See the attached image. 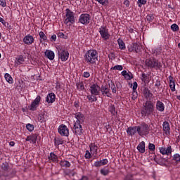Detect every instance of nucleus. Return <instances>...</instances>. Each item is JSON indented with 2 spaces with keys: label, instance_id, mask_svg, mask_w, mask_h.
<instances>
[{
  "label": "nucleus",
  "instance_id": "nucleus-36",
  "mask_svg": "<svg viewBox=\"0 0 180 180\" xmlns=\"http://www.w3.org/2000/svg\"><path fill=\"white\" fill-rule=\"evenodd\" d=\"M15 63L17 65H20L25 63V58H23V56L20 55L16 58Z\"/></svg>",
  "mask_w": 180,
  "mask_h": 180
},
{
  "label": "nucleus",
  "instance_id": "nucleus-58",
  "mask_svg": "<svg viewBox=\"0 0 180 180\" xmlns=\"http://www.w3.org/2000/svg\"><path fill=\"white\" fill-rule=\"evenodd\" d=\"M155 86H157V88H160V86H161V80L157 79L155 84Z\"/></svg>",
  "mask_w": 180,
  "mask_h": 180
},
{
  "label": "nucleus",
  "instance_id": "nucleus-10",
  "mask_svg": "<svg viewBox=\"0 0 180 180\" xmlns=\"http://www.w3.org/2000/svg\"><path fill=\"white\" fill-rule=\"evenodd\" d=\"M100 90L103 96L112 98V93H110V89L108 86V84L102 85Z\"/></svg>",
  "mask_w": 180,
  "mask_h": 180
},
{
  "label": "nucleus",
  "instance_id": "nucleus-45",
  "mask_svg": "<svg viewBox=\"0 0 180 180\" xmlns=\"http://www.w3.org/2000/svg\"><path fill=\"white\" fill-rule=\"evenodd\" d=\"M1 169H3V171H8V169H9V164L6 162H4L1 164Z\"/></svg>",
  "mask_w": 180,
  "mask_h": 180
},
{
  "label": "nucleus",
  "instance_id": "nucleus-7",
  "mask_svg": "<svg viewBox=\"0 0 180 180\" xmlns=\"http://www.w3.org/2000/svg\"><path fill=\"white\" fill-rule=\"evenodd\" d=\"M91 22V15L89 13H82L79 16L78 23L86 26Z\"/></svg>",
  "mask_w": 180,
  "mask_h": 180
},
{
  "label": "nucleus",
  "instance_id": "nucleus-16",
  "mask_svg": "<svg viewBox=\"0 0 180 180\" xmlns=\"http://www.w3.org/2000/svg\"><path fill=\"white\" fill-rule=\"evenodd\" d=\"M109 163V160L108 159H103L101 160H97L94 162V165L96 168H99V167H103L104 165H107Z\"/></svg>",
  "mask_w": 180,
  "mask_h": 180
},
{
  "label": "nucleus",
  "instance_id": "nucleus-14",
  "mask_svg": "<svg viewBox=\"0 0 180 180\" xmlns=\"http://www.w3.org/2000/svg\"><path fill=\"white\" fill-rule=\"evenodd\" d=\"M159 150L160 154H162V155H169V154H172V148L171 146H168L167 148L160 147Z\"/></svg>",
  "mask_w": 180,
  "mask_h": 180
},
{
  "label": "nucleus",
  "instance_id": "nucleus-31",
  "mask_svg": "<svg viewBox=\"0 0 180 180\" xmlns=\"http://www.w3.org/2000/svg\"><path fill=\"white\" fill-rule=\"evenodd\" d=\"M169 88L172 92H175V81L174 80V77L172 76H169Z\"/></svg>",
  "mask_w": 180,
  "mask_h": 180
},
{
  "label": "nucleus",
  "instance_id": "nucleus-15",
  "mask_svg": "<svg viewBox=\"0 0 180 180\" xmlns=\"http://www.w3.org/2000/svg\"><path fill=\"white\" fill-rule=\"evenodd\" d=\"M23 43L27 46H30V44H33V43H34V38L33 36L28 34L23 38Z\"/></svg>",
  "mask_w": 180,
  "mask_h": 180
},
{
  "label": "nucleus",
  "instance_id": "nucleus-26",
  "mask_svg": "<svg viewBox=\"0 0 180 180\" xmlns=\"http://www.w3.org/2000/svg\"><path fill=\"white\" fill-rule=\"evenodd\" d=\"M137 150L141 153V154H144L146 153V142L141 141L137 146Z\"/></svg>",
  "mask_w": 180,
  "mask_h": 180
},
{
  "label": "nucleus",
  "instance_id": "nucleus-43",
  "mask_svg": "<svg viewBox=\"0 0 180 180\" xmlns=\"http://www.w3.org/2000/svg\"><path fill=\"white\" fill-rule=\"evenodd\" d=\"M39 37H40V41H47V36H46V34L43 31L39 32Z\"/></svg>",
  "mask_w": 180,
  "mask_h": 180
},
{
  "label": "nucleus",
  "instance_id": "nucleus-19",
  "mask_svg": "<svg viewBox=\"0 0 180 180\" xmlns=\"http://www.w3.org/2000/svg\"><path fill=\"white\" fill-rule=\"evenodd\" d=\"M75 119H77L76 122H75V123H83L84 120V114H82V112H76L75 114Z\"/></svg>",
  "mask_w": 180,
  "mask_h": 180
},
{
  "label": "nucleus",
  "instance_id": "nucleus-21",
  "mask_svg": "<svg viewBox=\"0 0 180 180\" xmlns=\"http://www.w3.org/2000/svg\"><path fill=\"white\" fill-rule=\"evenodd\" d=\"M122 77L125 78L127 81H130V79H133V73L131 72H128L127 70H123L121 72Z\"/></svg>",
  "mask_w": 180,
  "mask_h": 180
},
{
  "label": "nucleus",
  "instance_id": "nucleus-50",
  "mask_svg": "<svg viewBox=\"0 0 180 180\" xmlns=\"http://www.w3.org/2000/svg\"><path fill=\"white\" fill-rule=\"evenodd\" d=\"M26 128H27V130H28V131H33L34 130V125L32 124H27L26 125Z\"/></svg>",
  "mask_w": 180,
  "mask_h": 180
},
{
  "label": "nucleus",
  "instance_id": "nucleus-33",
  "mask_svg": "<svg viewBox=\"0 0 180 180\" xmlns=\"http://www.w3.org/2000/svg\"><path fill=\"white\" fill-rule=\"evenodd\" d=\"M60 167H63L65 168H70V167H71V163H70V162H68V160H62L60 162Z\"/></svg>",
  "mask_w": 180,
  "mask_h": 180
},
{
  "label": "nucleus",
  "instance_id": "nucleus-1",
  "mask_svg": "<svg viewBox=\"0 0 180 180\" xmlns=\"http://www.w3.org/2000/svg\"><path fill=\"white\" fill-rule=\"evenodd\" d=\"M84 61L87 64H96L98 61V52L96 50H89L84 55Z\"/></svg>",
  "mask_w": 180,
  "mask_h": 180
},
{
  "label": "nucleus",
  "instance_id": "nucleus-4",
  "mask_svg": "<svg viewBox=\"0 0 180 180\" xmlns=\"http://www.w3.org/2000/svg\"><path fill=\"white\" fill-rule=\"evenodd\" d=\"M75 13L72 12L70 8L65 9V18L64 23L66 26H71V25H74L75 23Z\"/></svg>",
  "mask_w": 180,
  "mask_h": 180
},
{
  "label": "nucleus",
  "instance_id": "nucleus-24",
  "mask_svg": "<svg viewBox=\"0 0 180 180\" xmlns=\"http://www.w3.org/2000/svg\"><path fill=\"white\" fill-rule=\"evenodd\" d=\"M143 96L147 99V101H151V98H153V93H151L148 88H146L143 90Z\"/></svg>",
  "mask_w": 180,
  "mask_h": 180
},
{
  "label": "nucleus",
  "instance_id": "nucleus-60",
  "mask_svg": "<svg viewBox=\"0 0 180 180\" xmlns=\"http://www.w3.org/2000/svg\"><path fill=\"white\" fill-rule=\"evenodd\" d=\"M51 41H56L57 40V35L53 34L50 39Z\"/></svg>",
  "mask_w": 180,
  "mask_h": 180
},
{
  "label": "nucleus",
  "instance_id": "nucleus-17",
  "mask_svg": "<svg viewBox=\"0 0 180 180\" xmlns=\"http://www.w3.org/2000/svg\"><path fill=\"white\" fill-rule=\"evenodd\" d=\"M89 147L90 148V152L93 155H96L98 154V149L99 148L98 145L95 144V143H91L89 145Z\"/></svg>",
  "mask_w": 180,
  "mask_h": 180
},
{
  "label": "nucleus",
  "instance_id": "nucleus-20",
  "mask_svg": "<svg viewBox=\"0 0 180 180\" xmlns=\"http://www.w3.org/2000/svg\"><path fill=\"white\" fill-rule=\"evenodd\" d=\"M46 102L47 103H54V102H56V94L53 92L48 94Z\"/></svg>",
  "mask_w": 180,
  "mask_h": 180
},
{
  "label": "nucleus",
  "instance_id": "nucleus-62",
  "mask_svg": "<svg viewBox=\"0 0 180 180\" xmlns=\"http://www.w3.org/2000/svg\"><path fill=\"white\" fill-rule=\"evenodd\" d=\"M137 86H138L137 82H134L133 84V88H132L133 91H136V89H137Z\"/></svg>",
  "mask_w": 180,
  "mask_h": 180
},
{
  "label": "nucleus",
  "instance_id": "nucleus-3",
  "mask_svg": "<svg viewBox=\"0 0 180 180\" xmlns=\"http://www.w3.org/2000/svg\"><path fill=\"white\" fill-rule=\"evenodd\" d=\"M145 64L148 68H154L155 70H161L162 65L158 59L155 58H150L146 60Z\"/></svg>",
  "mask_w": 180,
  "mask_h": 180
},
{
  "label": "nucleus",
  "instance_id": "nucleus-23",
  "mask_svg": "<svg viewBox=\"0 0 180 180\" xmlns=\"http://www.w3.org/2000/svg\"><path fill=\"white\" fill-rule=\"evenodd\" d=\"M156 109L158 112H164L165 110V105L161 101L158 100L156 102Z\"/></svg>",
  "mask_w": 180,
  "mask_h": 180
},
{
  "label": "nucleus",
  "instance_id": "nucleus-54",
  "mask_svg": "<svg viewBox=\"0 0 180 180\" xmlns=\"http://www.w3.org/2000/svg\"><path fill=\"white\" fill-rule=\"evenodd\" d=\"M84 157L86 160H89V158H91V153L89 152V150H86Z\"/></svg>",
  "mask_w": 180,
  "mask_h": 180
},
{
  "label": "nucleus",
  "instance_id": "nucleus-27",
  "mask_svg": "<svg viewBox=\"0 0 180 180\" xmlns=\"http://www.w3.org/2000/svg\"><path fill=\"white\" fill-rule=\"evenodd\" d=\"M48 160L52 162H58V156H57L54 152H51L48 156Z\"/></svg>",
  "mask_w": 180,
  "mask_h": 180
},
{
  "label": "nucleus",
  "instance_id": "nucleus-30",
  "mask_svg": "<svg viewBox=\"0 0 180 180\" xmlns=\"http://www.w3.org/2000/svg\"><path fill=\"white\" fill-rule=\"evenodd\" d=\"M162 127L163 131L165 132V134H170L169 130H171V128L168 122L165 121L162 124Z\"/></svg>",
  "mask_w": 180,
  "mask_h": 180
},
{
  "label": "nucleus",
  "instance_id": "nucleus-47",
  "mask_svg": "<svg viewBox=\"0 0 180 180\" xmlns=\"http://www.w3.org/2000/svg\"><path fill=\"white\" fill-rule=\"evenodd\" d=\"M171 30H172V32H178V30H179V26H178V25L176 24H172L171 25Z\"/></svg>",
  "mask_w": 180,
  "mask_h": 180
},
{
  "label": "nucleus",
  "instance_id": "nucleus-13",
  "mask_svg": "<svg viewBox=\"0 0 180 180\" xmlns=\"http://www.w3.org/2000/svg\"><path fill=\"white\" fill-rule=\"evenodd\" d=\"M89 91L92 95L98 96L101 94V87H99V86L97 84H93L90 86Z\"/></svg>",
  "mask_w": 180,
  "mask_h": 180
},
{
  "label": "nucleus",
  "instance_id": "nucleus-32",
  "mask_svg": "<svg viewBox=\"0 0 180 180\" xmlns=\"http://www.w3.org/2000/svg\"><path fill=\"white\" fill-rule=\"evenodd\" d=\"M45 56L49 58V60H54L55 54L53 51H45Z\"/></svg>",
  "mask_w": 180,
  "mask_h": 180
},
{
  "label": "nucleus",
  "instance_id": "nucleus-6",
  "mask_svg": "<svg viewBox=\"0 0 180 180\" xmlns=\"http://www.w3.org/2000/svg\"><path fill=\"white\" fill-rule=\"evenodd\" d=\"M98 32L103 40H109L110 34H109V29L105 25H101L98 29Z\"/></svg>",
  "mask_w": 180,
  "mask_h": 180
},
{
  "label": "nucleus",
  "instance_id": "nucleus-42",
  "mask_svg": "<svg viewBox=\"0 0 180 180\" xmlns=\"http://www.w3.org/2000/svg\"><path fill=\"white\" fill-rule=\"evenodd\" d=\"M108 88L111 89L112 94H116V86L113 82H108Z\"/></svg>",
  "mask_w": 180,
  "mask_h": 180
},
{
  "label": "nucleus",
  "instance_id": "nucleus-59",
  "mask_svg": "<svg viewBox=\"0 0 180 180\" xmlns=\"http://www.w3.org/2000/svg\"><path fill=\"white\" fill-rule=\"evenodd\" d=\"M83 77L84 78H89V77H91V74L89 72H84L83 73Z\"/></svg>",
  "mask_w": 180,
  "mask_h": 180
},
{
  "label": "nucleus",
  "instance_id": "nucleus-28",
  "mask_svg": "<svg viewBox=\"0 0 180 180\" xmlns=\"http://www.w3.org/2000/svg\"><path fill=\"white\" fill-rule=\"evenodd\" d=\"M108 109V112H110L112 117L117 115V112L116 111V107L115 106V105L110 104Z\"/></svg>",
  "mask_w": 180,
  "mask_h": 180
},
{
  "label": "nucleus",
  "instance_id": "nucleus-37",
  "mask_svg": "<svg viewBox=\"0 0 180 180\" xmlns=\"http://www.w3.org/2000/svg\"><path fill=\"white\" fill-rule=\"evenodd\" d=\"M4 78L8 84H13V78H12V76H11V75H9V73H6L4 75Z\"/></svg>",
  "mask_w": 180,
  "mask_h": 180
},
{
  "label": "nucleus",
  "instance_id": "nucleus-38",
  "mask_svg": "<svg viewBox=\"0 0 180 180\" xmlns=\"http://www.w3.org/2000/svg\"><path fill=\"white\" fill-rule=\"evenodd\" d=\"M161 51H162V49H161V47L155 48L152 49V54L154 56H160V54H161Z\"/></svg>",
  "mask_w": 180,
  "mask_h": 180
},
{
  "label": "nucleus",
  "instance_id": "nucleus-56",
  "mask_svg": "<svg viewBox=\"0 0 180 180\" xmlns=\"http://www.w3.org/2000/svg\"><path fill=\"white\" fill-rule=\"evenodd\" d=\"M124 180H134V179H133V175L132 174H128L125 176Z\"/></svg>",
  "mask_w": 180,
  "mask_h": 180
},
{
  "label": "nucleus",
  "instance_id": "nucleus-52",
  "mask_svg": "<svg viewBox=\"0 0 180 180\" xmlns=\"http://www.w3.org/2000/svg\"><path fill=\"white\" fill-rule=\"evenodd\" d=\"M138 96H139V94H137V91H136V90H133V92L131 94V98L133 99V101H136Z\"/></svg>",
  "mask_w": 180,
  "mask_h": 180
},
{
  "label": "nucleus",
  "instance_id": "nucleus-49",
  "mask_svg": "<svg viewBox=\"0 0 180 180\" xmlns=\"http://www.w3.org/2000/svg\"><path fill=\"white\" fill-rule=\"evenodd\" d=\"M173 160L176 161V162H180V155L179 153H176L173 155Z\"/></svg>",
  "mask_w": 180,
  "mask_h": 180
},
{
  "label": "nucleus",
  "instance_id": "nucleus-44",
  "mask_svg": "<svg viewBox=\"0 0 180 180\" xmlns=\"http://www.w3.org/2000/svg\"><path fill=\"white\" fill-rule=\"evenodd\" d=\"M154 14H148L146 17V19L147 20V22H148V23H151L153 22V20H154Z\"/></svg>",
  "mask_w": 180,
  "mask_h": 180
},
{
  "label": "nucleus",
  "instance_id": "nucleus-55",
  "mask_svg": "<svg viewBox=\"0 0 180 180\" xmlns=\"http://www.w3.org/2000/svg\"><path fill=\"white\" fill-rule=\"evenodd\" d=\"M98 4H101V5L105 6L106 4H109V0H99Z\"/></svg>",
  "mask_w": 180,
  "mask_h": 180
},
{
  "label": "nucleus",
  "instance_id": "nucleus-25",
  "mask_svg": "<svg viewBox=\"0 0 180 180\" xmlns=\"http://www.w3.org/2000/svg\"><path fill=\"white\" fill-rule=\"evenodd\" d=\"M26 141H30V143H32V144H36V141H37V134H32V135L28 136L26 139Z\"/></svg>",
  "mask_w": 180,
  "mask_h": 180
},
{
  "label": "nucleus",
  "instance_id": "nucleus-63",
  "mask_svg": "<svg viewBox=\"0 0 180 180\" xmlns=\"http://www.w3.org/2000/svg\"><path fill=\"white\" fill-rule=\"evenodd\" d=\"M141 77H142V81H146V79H147V75H146V73H143L141 75Z\"/></svg>",
  "mask_w": 180,
  "mask_h": 180
},
{
  "label": "nucleus",
  "instance_id": "nucleus-61",
  "mask_svg": "<svg viewBox=\"0 0 180 180\" xmlns=\"http://www.w3.org/2000/svg\"><path fill=\"white\" fill-rule=\"evenodd\" d=\"M124 5H125L127 8H129V6H130V1L129 0H124Z\"/></svg>",
  "mask_w": 180,
  "mask_h": 180
},
{
  "label": "nucleus",
  "instance_id": "nucleus-64",
  "mask_svg": "<svg viewBox=\"0 0 180 180\" xmlns=\"http://www.w3.org/2000/svg\"><path fill=\"white\" fill-rule=\"evenodd\" d=\"M79 180H89V178L86 176H82Z\"/></svg>",
  "mask_w": 180,
  "mask_h": 180
},
{
  "label": "nucleus",
  "instance_id": "nucleus-5",
  "mask_svg": "<svg viewBox=\"0 0 180 180\" xmlns=\"http://www.w3.org/2000/svg\"><path fill=\"white\" fill-rule=\"evenodd\" d=\"M136 127L139 136H147L150 133V127L146 122H143Z\"/></svg>",
  "mask_w": 180,
  "mask_h": 180
},
{
  "label": "nucleus",
  "instance_id": "nucleus-8",
  "mask_svg": "<svg viewBox=\"0 0 180 180\" xmlns=\"http://www.w3.org/2000/svg\"><path fill=\"white\" fill-rule=\"evenodd\" d=\"M58 131L60 136H63L64 137H68L70 136V130L65 124H60L58 128Z\"/></svg>",
  "mask_w": 180,
  "mask_h": 180
},
{
  "label": "nucleus",
  "instance_id": "nucleus-46",
  "mask_svg": "<svg viewBox=\"0 0 180 180\" xmlns=\"http://www.w3.org/2000/svg\"><path fill=\"white\" fill-rule=\"evenodd\" d=\"M111 70L122 71L123 70V66L122 65H115L114 67H112Z\"/></svg>",
  "mask_w": 180,
  "mask_h": 180
},
{
  "label": "nucleus",
  "instance_id": "nucleus-39",
  "mask_svg": "<svg viewBox=\"0 0 180 180\" xmlns=\"http://www.w3.org/2000/svg\"><path fill=\"white\" fill-rule=\"evenodd\" d=\"M110 173V171L109 170V169H106V168H102L100 170V174L101 175H103V176H108V175H109V174Z\"/></svg>",
  "mask_w": 180,
  "mask_h": 180
},
{
  "label": "nucleus",
  "instance_id": "nucleus-48",
  "mask_svg": "<svg viewBox=\"0 0 180 180\" xmlns=\"http://www.w3.org/2000/svg\"><path fill=\"white\" fill-rule=\"evenodd\" d=\"M137 4L139 8H141L143 5H146V4H147V0H138Z\"/></svg>",
  "mask_w": 180,
  "mask_h": 180
},
{
  "label": "nucleus",
  "instance_id": "nucleus-29",
  "mask_svg": "<svg viewBox=\"0 0 180 180\" xmlns=\"http://www.w3.org/2000/svg\"><path fill=\"white\" fill-rule=\"evenodd\" d=\"M133 47L135 53H140L143 49V45L140 42H135L133 44Z\"/></svg>",
  "mask_w": 180,
  "mask_h": 180
},
{
  "label": "nucleus",
  "instance_id": "nucleus-22",
  "mask_svg": "<svg viewBox=\"0 0 180 180\" xmlns=\"http://www.w3.org/2000/svg\"><path fill=\"white\" fill-rule=\"evenodd\" d=\"M49 116L44 113H40L38 115V122L40 123H46L49 120Z\"/></svg>",
  "mask_w": 180,
  "mask_h": 180
},
{
  "label": "nucleus",
  "instance_id": "nucleus-41",
  "mask_svg": "<svg viewBox=\"0 0 180 180\" xmlns=\"http://www.w3.org/2000/svg\"><path fill=\"white\" fill-rule=\"evenodd\" d=\"M64 141H63L60 138H55L54 139V144L56 147H58L60 144H63Z\"/></svg>",
  "mask_w": 180,
  "mask_h": 180
},
{
  "label": "nucleus",
  "instance_id": "nucleus-40",
  "mask_svg": "<svg viewBox=\"0 0 180 180\" xmlns=\"http://www.w3.org/2000/svg\"><path fill=\"white\" fill-rule=\"evenodd\" d=\"M76 86L78 91H85V86H84V82H79L76 84Z\"/></svg>",
  "mask_w": 180,
  "mask_h": 180
},
{
  "label": "nucleus",
  "instance_id": "nucleus-35",
  "mask_svg": "<svg viewBox=\"0 0 180 180\" xmlns=\"http://www.w3.org/2000/svg\"><path fill=\"white\" fill-rule=\"evenodd\" d=\"M117 43L119 45V49L120 50H125L126 49V44H124V41H123V39L119 38L117 39Z\"/></svg>",
  "mask_w": 180,
  "mask_h": 180
},
{
  "label": "nucleus",
  "instance_id": "nucleus-57",
  "mask_svg": "<svg viewBox=\"0 0 180 180\" xmlns=\"http://www.w3.org/2000/svg\"><path fill=\"white\" fill-rule=\"evenodd\" d=\"M0 6H2V8H5V6H6V1L5 0H0Z\"/></svg>",
  "mask_w": 180,
  "mask_h": 180
},
{
  "label": "nucleus",
  "instance_id": "nucleus-53",
  "mask_svg": "<svg viewBox=\"0 0 180 180\" xmlns=\"http://www.w3.org/2000/svg\"><path fill=\"white\" fill-rule=\"evenodd\" d=\"M58 37H60V39H68V37L63 32L58 33Z\"/></svg>",
  "mask_w": 180,
  "mask_h": 180
},
{
  "label": "nucleus",
  "instance_id": "nucleus-34",
  "mask_svg": "<svg viewBox=\"0 0 180 180\" xmlns=\"http://www.w3.org/2000/svg\"><path fill=\"white\" fill-rule=\"evenodd\" d=\"M97 95L91 94L90 95L87 96V99L89 102L92 103L93 102H96L98 101V98L96 97Z\"/></svg>",
  "mask_w": 180,
  "mask_h": 180
},
{
  "label": "nucleus",
  "instance_id": "nucleus-12",
  "mask_svg": "<svg viewBox=\"0 0 180 180\" xmlns=\"http://www.w3.org/2000/svg\"><path fill=\"white\" fill-rule=\"evenodd\" d=\"M58 56L61 61H67V60H68V58L70 57V53L68 52V51L60 49L58 50Z\"/></svg>",
  "mask_w": 180,
  "mask_h": 180
},
{
  "label": "nucleus",
  "instance_id": "nucleus-9",
  "mask_svg": "<svg viewBox=\"0 0 180 180\" xmlns=\"http://www.w3.org/2000/svg\"><path fill=\"white\" fill-rule=\"evenodd\" d=\"M84 131L82 129V125L79 122H75L73 127V133H75L77 136H81Z\"/></svg>",
  "mask_w": 180,
  "mask_h": 180
},
{
  "label": "nucleus",
  "instance_id": "nucleus-11",
  "mask_svg": "<svg viewBox=\"0 0 180 180\" xmlns=\"http://www.w3.org/2000/svg\"><path fill=\"white\" fill-rule=\"evenodd\" d=\"M40 101H41V97L40 96H37L36 98L32 102L30 107V110H36L39 105H40Z\"/></svg>",
  "mask_w": 180,
  "mask_h": 180
},
{
  "label": "nucleus",
  "instance_id": "nucleus-51",
  "mask_svg": "<svg viewBox=\"0 0 180 180\" xmlns=\"http://www.w3.org/2000/svg\"><path fill=\"white\" fill-rule=\"evenodd\" d=\"M148 148V150H150V151H155V145H154L153 143H149Z\"/></svg>",
  "mask_w": 180,
  "mask_h": 180
},
{
  "label": "nucleus",
  "instance_id": "nucleus-18",
  "mask_svg": "<svg viewBox=\"0 0 180 180\" xmlns=\"http://www.w3.org/2000/svg\"><path fill=\"white\" fill-rule=\"evenodd\" d=\"M127 133L128 136H131V137H133L136 133H137V126L135 127H129L127 129Z\"/></svg>",
  "mask_w": 180,
  "mask_h": 180
},
{
  "label": "nucleus",
  "instance_id": "nucleus-2",
  "mask_svg": "<svg viewBox=\"0 0 180 180\" xmlns=\"http://www.w3.org/2000/svg\"><path fill=\"white\" fill-rule=\"evenodd\" d=\"M154 112V103L151 102V101H147L143 104V108L141 111L142 116H151Z\"/></svg>",
  "mask_w": 180,
  "mask_h": 180
}]
</instances>
